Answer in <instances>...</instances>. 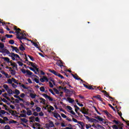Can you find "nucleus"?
<instances>
[{"instance_id": "nucleus-37", "label": "nucleus", "mask_w": 129, "mask_h": 129, "mask_svg": "<svg viewBox=\"0 0 129 129\" xmlns=\"http://www.w3.org/2000/svg\"><path fill=\"white\" fill-rule=\"evenodd\" d=\"M85 126H86V129L91 128V124H86L85 125Z\"/></svg>"}, {"instance_id": "nucleus-10", "label": "nucleus", "mask_w": 129, "mask_h": 129, "mask_svg": "<svg viewBox=\"0 0 129 129\" xmlns=\"http://www.w3.org/2000/svg\"><path fill=\"white\" fill-rule=\"evenodd\" d=\"M35 74H37L38 75H39V74H41V75H45V73H44L43 71L39 70V69H36Z\"/></svg>"}, {"instance_id": "nucleus-7", "label": "nucleus", "mask_w": 129, "mask_h": 129, "mask_svg": "<svg viewBox=\"0 0 129 129\" xmlns=\"http://www.w3.org/2000/svg\"><path fill=\"white\" fill-rule=\"evenodd\" d=\"M40 82H48L49 81V80L48 79V78L46 76H43L42 78H41L40 79Z\"/></svg>"}, {"instance_id": "nucleus-12", "label": "nucleus", "mask_w": 129, "mask_h": 129, "mask_svg": "<svg viewBox=\"0 0 129 129\" xmlns=\"http://www.w3.org/2000/svg\"><path fill=\"white\" fill-rule=\"evenodd\" d=\"M1 52L2 53H6V54H8V55H10V54H11V52H10V51H9V50L5 48L2 49Z\"/></svg>"}, {"instance_id": "nucleus-60", "label": "nucleus", "mask_w": 129, "mask_h": 129, "mask_svg": "<svg viewBox=\"0 0 129 129\" xmlns=\"http://www.w3.org/2000/svg\"><path fill=\"white\" fill-rule=\"evenodd\" d=\"M0 113L4 115V114H6V111L2 110L0 111Z\"/></svg>"}, {"instance_id": "nucleus-35", "label": "nucleus", "mask_w": 129, "mask_h": 129, "mask_svg": "<svg viewBox=\"0 0 129 129\" xmlns=\"http://www.w3.org/2000/svg\"><path fill=\"white\" fill-rule=\"evenodd\" d=\"M3 96H4V97L6 98V99H7L8 100H10V98H9V97H8V94L7 93L3 94Z\"/></svg>"}, {"instance_id": "nucleus-5", "label": "nucleus", "mask_w": 129, "mask_h": 129, "mask_svg": "<svg viewBox=\"0 0 129 129\" xmlns=\"http://www.w3.org/2000/svg\"><path fill=\"white\" fill-rule=\"evenodd\" d=\"M31 78L32 79V80L33 81H35V82H36V83H40V80L39 78L36 76V75H33L31 77Z\"/></svg>"}, {"instance_id": "nucleus-28", "label": "nucleus", "mask_w": 129, "mask_h": 129, "mask_svg": "<svg viewBox=\"0 0 129 129\" xmlns=\"http://www.w3.org/2000/svg\"><path fill=\"white\" fill-rule=\"evenodd\" d=\"M26 116H27V115L25 112H23L20 114V117H26Z\"/></svg>"}, {"instance_id": "nucleus-53", "label": "nucleus", "mask_w": 129, "mask_h": 129, "mask_svg": "<svg viewBox=\"0 0 129 129\" xmlns=\"http://www.w3.org/2000/svg\"><path fill=\"white\" fill-rule=\"evenodd\" d=\"M112 127L113 129H118V126H117L116 125H113Z\"/></svg>"}, {"instance_id": "nucleus-46", "label": "nucleus", "mask_w": 129, "mask_h": 129, "mask_svg": "<svg viewBox=\"0 0 129 129\" xmlns=\"http://www.w3.org/2000/svg\"><path fill=\"white\" fill-rule=\"evenodd\" d=\"M35 104V103H34V102L31 101V103H30L29 104V107H33V106H34Z\"/></svg>"}, {"instance_id": "nucleus-9", "label": "nucleus", "mask_w": 129, "mask_h": 129, "mask_svg": "<svg viewBox=\"0 0 129 129\" xmlns=\"http://www.w3.org/2000/svg\"><path fill=\"white\" fill-rule=\"evenodd\" d=\"M80 111L82 113H83L84 114H88V110L86 109L84 107L82 108V109L80 110Z\"/></svg>"}, {"instance_id": "nucleus-27", "label": "nucleus", "mask_w": 129, "mask_h": 129, "mask_svg": "<svg viewBox=\"0 0 129 129\" xmlns=\"http://www.w3.org/2000/svg\"><path fill=\"white\" fill-rule=\"evenodd\" d=\"M96 128H97V129H101V128H102V129H105V128H104V127L101 126V125L100 124H96Z\"/></svg>"}, {"instance_id": "nucleus-15", "label": "nucleus", "mask_w": 129, "mask_h": 129, "mask_svg": "<svg viewBox=\"0 0 129 129\" xmlns=\"http://www.w3.org/2000/svg\"><path fill=\"white\" fill-rule=\"evenodd\" d=\"M7 69H9V71H10V73L12 75H15V74H16V71L12 69V68L8 67Z\"/></svg>"}, {"instance_id": "nucleus-23", "label": "nucleus", "mask_w": 129, "mask_h": 129, "mask_svg": "<svg viewBox=\"0 0 129 129\" xmlns=\"http://www.w3.org/2000/svg\"><path fill=\"white\" fill-rule=\"evenodd\" d=\"M5 68H7L8 69V68H9V67L6 66V64H0V69H5Z\"/></svg>"}, {"instance_id": "nucleus-47", "label": "nucleus", "mask_w": 129, "mask_h": 129, "mask_svg": "<svg viewBox=\"0 0 129 129\" xmlns=\"http://www.w3.org/2000/svg\"><path fill=\"white\" fill-rule=\"evenodd\" d=\"M0 123L6 124V121H5V120H4L3 119L0 118Z\"/></svg>"}, {"instance_id": "nucleus-18", "label": "nucleus", "mask_w": 129, "mask_h": 129, "mask_svg": "<svg viewBox=\"0 0 129 129\" xmlns=\"http://www.w3.org/2000/svg\"><path fill=\"white\" fill-rule=\"evenodd\" d=\"M26 74H27V75H28V76H30V78H31V77L33 76V75H33V73H32L29 70L26 71Z\"/></svg>"}, {"instance_id": "nucleus-57", "label": "nucleus", "mask_w": 129, "mask_h": 129, "mask_svg": "<svg viewBox=\"0 0 129 129\" xmlns=\"http://www.w3.org/2000/svg\"><path fill=\"white\" fill-rule=\"evenodd\" d=\"M8 83H9V84H12V83H13V81H12V79H8Z\"/></svg>"}, {"instance_id": "nucleus-36", "label": "nucleus", "mask_w": 129, "mask_h": 129, "mask_svg": "<svg viewBox=\"0 0 129 129\" xmlns=\"http://www.w3.org/2000/svg\"><path fill=\"white\" fill-rule=\"evenodd\" d=\"M14 93L15 94H16V95H19V94H20V91L18 89H16L15 91H14Z\"/></svg>"}, {"instance_id": "nucleus-16", "label": "nucleus", "mask_w": 129, "mask_h": 129, "mask_svg": "<svg viewBox=\"0 0 129 129\" xmlns=\"http://www.w3.org/2000/svg\"><path fill=\"white\" fill-rule=\"evenodd\" d=\"M12 48V49H13V52H14V51H15V52L16 53H19V49H18V47H14L13 46H11V47Z\"/></svg>"}, {"instance_id": "nucleus-11", "label": "nucleus", "mask_w": 129, "mask_h": 129, "mask_svg": "<svg viewBox=\"0 0 129 129\" xmlns=\"http://www.w3.org/2000/svg\"><path fill=\"white\" fill-rule=\"evenodd\" d=\"M17 63L19 66L20 67V68H26V67H27V65L24 64V63L21 61H18Z\"/></svg>"}, {"instance_id": "nucleus-45", "label": "nucleus", "mask_w": 129, "mask_h": 129, "mask_svg": "<svg viewBox=\"0 0 129 129\" xmlns=\"http://www.w3.org/2000/svg\"><path fill=\"white\" fill-rule=\"evenodd\" d=\"M7 92L9 93L10 95H11V94H13V91L11 89H9L7 91Z\"/></svg>"}, {"instance_id": "nucleus-25", "label": "nucleus", "mask_w": 129, "mask_h": 129, "mask_svg": "<svg viewBox=\"0 0 129 129\" xmlns=\"http://www.w3.org/2000/svg\"><path fill=\"white\" fill-rule=\"evenodd\" d=\"M19 49H20V50H21V51H25V48L24 47L23 43H22V44L20 45V46L19 47Z\"/></svg>"}, {"instance_id": "nucleus-34", "label": "nucleus", "mask_w": 129, "mask_h": 129, "mask_svg": "<svg viewBox=\"0 0 129 129\" xmlns=\"http://www.w3.org/2000/svg\"><path fill=\"white\" fill-rule=\"evenodd\" d=\"M28 41H31L30 40H28ZM32 44H33L34 45V46H35V47H36V48H39L38 44L36 43L35 42H34L33 41H31Z\"/></svg>"}, {"instance_id": "nucleus-58", "label": "nucleus", "mask_w": 129, "mask_h": 129, "mask_svg": "<svg viewBox=\"0 0 129 129\" xmlns=\"http://www.w3.org/2000/svg\"><path fill=\"white\" fill-rule=\"evenodd\" d=\"M61 116L63 117V118H67V116L65 115L64 114L61 113Z\"/></svg>"}, {"instance_id": "nucleus-2", "label": "nucleus", "mask_w": 129, "mask_h": 129, "mask_svg": "<svg viewBox=\"0 0 129 129\" xmlns=\"http://www.w3.org/2000/svg\"><path fill=\"white\" fill-rule=\"evenodd\" d=\"M54 126H55V125L54 124V122L52 121H49L48 123L45 124V128L47 129L50 128V127H54Z\"/></svg>"}, {"instance_id": "nucleus-62", "label": "nucleus", "mask_w": 129, "mask_h": 129, "mask_svg": "<svg viewBox=\"0 0 129 129\" xmlns=\"http://www.w3.org/2000/svg\"><path fill=\"white\" fill-rule=\"evenodd\" d=\"M4 129H11V127H10V125H6L5 126V128Z\"/></svg>"}, {"instance_id": "nucleus-41", "label": "nucleus", "mask_w": 129, "mask_h": 129, "mask_svg": "<svg viewBox=\"0 0 129 129\" xmlns=\"http://www.w3.org/2000/svg\"><path fill=\"white\" fill-rule=\"evenodd\" d=\"M67 109H68V111H71L72 110V107H71V106H67Z\"/></svg>"}, {"instance_id": "nucleus-19", "label": "nucleus", "mask_w": 129, "mask_h": 129, "mask_svg": "<svg viewBox=\"0 0 129 129\" xmlns=\"http://www.w3.org/2000/svg\"><path fill=\"white\" fill-rule=\"evenodd\" d=\"M31 66L32 67H33L34 69H35L36 71H37V69H38V68H37L38 66H37V64L36 63L31 62Z\"/></svg>"}, {"instance_id": "nucleus-54", "label": "nucleus", "mask_w": 129, "mask_h": 129, "mask_svg": "<svg viewBox=\"0 0 129 129\" xmlns=\"http://www.w3.org/2000/svg\"><path fill=\"white\" fill-rule=\"evenodd\" d=\"M21 87L23 88L24 89H28V87H26L24 85L22 84L21 85Z\"/></svg>"}, {"instance_id": "nucleus-61", "label": "nucleus", "mask_w": 129, "mask_h": 129, "mask_svg": "<svg viewBox=\"0 0 129 129\" xmlns=\"http://www.w3.org/2000/svg\"><path fill=\"white\" fill-rule=\"evenodd\" d=\"M9 43L11 44V45H14V44H15V41L13 40H11L10 41H9Z\"/></svg>"}, {"instance_id": "nucleus-29", "label": "nucleus", "mask_w": 129, "mask_h": 129, "mask_svg": "<svg viewBox=\"0 0 129 129\" xmlns=\"http://www.w3.org/2000/svg\"><path fill=\"white\" fill-rule=\"evenodd\" d=\"M95 118H96V119H98L99 121H103V118L99 116H98L97 117H95Z\"/></svg>"}, {"instance_id": "nucleus-42", "label": "nucleus", "mask_w": 129, "mask_h": 129, "mask_svg": "<svg viewBox=\"0 0 129 129\" xmlns=\"http://www.w3.org/2000/svg\"><path fill=\"white\" fill-rule=\"evenodd\" d=\"M25 63L27 64V65H29V66H31L32 64V62H30L28 60H25Z\"/></svg>"}, {"instance_id": "nucleus-8", "label": "nucleus", "mask_w": 129, "mask_h": 129, "mask_svg": "<svg viewBox=\"0 0 129 129\" xmlns=\"http://www.w3.org/2000/svg\"><path fill=\"white\" fill-rule=\"evenodd\" d=\"M9 66L13 67L14 68H15V69H18V64H17L16 62H13V60H11Z\"/></svg>"}, {"instance_id": "nucleus-13", "label": "nucleus", "mask_w": 129, "mask_h": 129, "mask_svg": "<svg viewBox=\"0 0 129 129\" xmlns=\"http://www.w3.org/2000/svg\"><path fill=\"white\" fill-rule=\"evenodd\" d=\"M44 109H49L50 110H54V107L50 105H47L46 107H43Z\"/></svg>"}, {"instance_id": "nucleus-52", "label": "nucleus", "mask_w": 129, "mask_h": 129, "mask_svg": "<svg viewBox=\"0 0 129 129\" xmlns=\"http://www.w3.org/2000/svg\"><path fill=\"white\" fill-rule=\"evenodd\" d=\"M9 123L10 124H11V123H17V121H15L14 120H11L9 121Z\"/></svg>"}, {"instance_id": "nucleus-48", "label": "nucleus", "mask_w": 129, "mask_h": 129, "mask_svg": "<svg viewBox=\"0 0 129 129\" xmlns=\"http://www.w3.org/2000/svg\"><path fill=\"white\" fill-rule=\"evenodd\" d=\"M25 96H26V94H25L24 93H21L20 95V97H21V98H24Z\"/></svg>"}, {"instance_id": "nucleus-55", "label": "nucleus", "mask_w": 129, "mask_h": 129, "mask_svg": "<svg viewBox=\"0 0 129 129\" xmlns=\"http://www.w3.org/2000/svg\"><path fill=\"white\" fill-rule=\"evenodd\" d=\"M4 121H8L9 120V118H8V117L4 116L3 117Z\"/></svg>"}, {"instance_id": "nucleus-1", "label": "nucleus", "mask_w": 129, "mask_h": 129, "mask_svg": "<svg viewBox=\"0 0 129 129\" xmlns=\"http://www.w3.org/2000/svg\"><path fill=\"white\" fill-rule=\"evenodd\" d=\"M9 56L11 57L14 61H19L21 59L20 56L17 54H15L14 52H11Z\"/></svg>"}, {"instance_id": "nucleus-4", "label": "nucleus", "mask_w": 129, "mask_h": 129, "mask_svg": "<svg viewBox=\"0 0 129 129\" xmlns=\"http://www.w3.org/2000/svg\"><path fill=\"white\" fill-rule=\"evenodd\" d=\"M17 34L19 36L20 39H26V36H27V34L26 33H20V32H17Z\"/></svg>"}, {"instance_id": "nucleus-21", "label": "nucleus", "mask_w": 129, "mask_h": 129, "mask_svg": "<svg viewBox=\"0 0 129 129\" xmlns=\"http://www.w3.org/2000/svg\"><path fill=\"white\" fill-rule=\"evenodd\" d=\"M30 96L31 97V98H36V97L37 96V95L35 94V93H31L30 94Z\"/></svg>"}, {"instance_id": "nucleus-31", "label": "nucleus", "mask_w": 129, "mask_h": 129, "mask_svg": "<svg viewBox=\"0 0 129 129\" xmlns=\"http://www.w3.org/2000/svg\"><path fill=\"white\" fill-rule=\"evenodd\" d=\"M78 124H80L81 127H84V126H85V124H84V123L83 122H81V121H79L78 122Z\"/></svg>"}, {"instance_id": "nucleus-32", "label": "nucleus", "mask_w": 129, "mask_h": 129, "mask_svg": "<svg viewBox=\"0 0 129 129\" xmlns=\"http://www.w3.org/2000/svg\"><path fill=\"white\" fill-rule=\"evenodd\" d=\"M3 59L5 60V61L8 62V63H9V65H10V62H11V60H10V58L8 57H4Z\"/></svg>"}, {"instance_id": "nucleus-6", "label": "nucleus", "mask_w": 129, "mask_h": 129, "mask_svg": "<svg viewBox=\"0 0 129 129\" xmlns=\"http://www.w3.org/2000/svg\"><path fill=\"white\" fill-rule=\"evenodd\" d=\"M43 96H44V97H45L46 99L49 100V101H53V100H54V99H53V98L50 97L49 96L46 94H43Z\"/></svg>"}, {"instance_id": "nucleus-59", "label": "nucleus", "mask_w": 129, "mask_h": 129, "mask_svg": "<svg viewBox=\"0 0 129 129\" xmlns=\"http://www.w3.org/2000/svg\"><path fill=\"white\" fill-rule=\"evenodd\" d=\"M72 119H73V121H74V122H77V123H78V122H79V121L77 120V119H76L74 118H73Z\"/></svg>"}, {"instance_id": "nucleus-38", "label": "nucleus", "mask_w": 129, "mask_h": 129, "mask_svg": "<svg viewBox=\"0 0 129 129\" xmlns=\"http://www.w3.org/2000/svg\"><path fill=\"white\" fill-rule=\"evenodd\" d=\"M4 88L6 89V91H7L10 88H9V86H8V85H3Z\"/></svg>"}, {"instance_id": "nucleus-40", "label": "nucleus", "mask_w": 129, "mask_h": 129, "mask_svg": "<svg viewBox=\"0 0 129 129\" xmlns=\"http://www.w3.org/2000/svg\"><path fill=\"white\" fill-rule=\"evenodd\" d=\"M21 121H23V122H25L26 123V122H28V120L25 118H21Z\"/></svg>"}, {"instance_id": "nucleus-56", "label": "nucleus", "mask_w": 129, "mask_h": 129, "mask_svg": "<svg viewBox=\"0 0 129 129\" xmlns=\"http://www.w3.org/2000/svg\"><path fill=\"white\" fill-rule=\"evenodd\" d=\"M28 57H29V58L30 59V60H31V61H34L35 59H34V57H33L31 55H28Z\"/></svg>"}, {"instance_id": "nucleus-43", "label": "nucleus", "mask_w": 129, "mask_h": 129, "mask_svg": "<svg viewBox=\"0 0 129 129\" xmlns=\"http://www.w3.org/2000/svg\"><path fill=\"white\" fill-rule=\"evenodd\" d=\"M95 98H97V99H99L100 101H102V100L101 99V98L100 97V95H97L95 96Z\"/></svg>"}, {"instance_id": "nucleus-51", "label": "nucleus", "mask_w": 129, "mask_h": 129, "mask_svg": "<svg viewBox=\"0 0 129 129\" xmlns=\"http://www.w3.org/2000/svg\"><path fill=\"white\" fill-rule=\"evenodd\" d=\"M20 101H21V100H20V99H15L14 100V102H16V103H20Z\"/></svg>"}, {"instance_id": "nucleus-14", "label": "nucleus", "mask_w": 129, "mask_h": 129, "mask_svg": "<svg viewBox=\"0 0 129 129\" xmlns=\"http://www.w3.org/2000/svg\"><path fill=\"white\" fill-rule=\"evenodd\" d=\"M49 72H51V73H52V74H54L56 76H59V75L60 74L58 73V72H56L54 70H49Z\"/></svg>"}, {"instance_id": "nucleus-17", "label": "nucleus", "mask_w": 129, "mask_h": 129, "mask_svg": "<svg viewBox=\"0 0 129 129\" xmlns=\"http://www.w3.org/2000/svg\"><path fill=\"white\" fill-rule=\"evenodd\" d=\"M90 122H94L95 123H97L98 122V120L94 119L93 118H90V120L89 121Z\"/></svg>"}, {"instance_id": "nucleus-49", "label": "nucleus", "mask_w": 129, "mask_h": 129, "mask_svg": "<svg viewBox=\"0 0 129 129\" xmlns=\"http://www.w3.org/2000/svg\"><path fill=\"white\" fill-rule=\"evenodd\" d=\"M40 91H41L42 92H44L45 91V88L44 87H41L40 88Z\"/></svg>"}, {"instance_id": "nucleus-39", "label": "nucleus", "mask_w": 129, "mask_h": 129, "mask_svg": "<svg viewBox=\"0 0 129 129\" xmlns=\"http://www.w3.org/2000/svg\"><path fill=\"white\" fill-rule=\"evenodd\" d=\"M21 71L22 73H23V74H26V73H27V71L24 69V68H21Z\"/></svg>"}, {"instance_id": "nucleus-63", "label": "nucleus", "mask_w": 129, "mask_h": 129, "mask_svg": "<svg viewBox=\"0 0 129 129\" xmlns=\"http://www.w3.org/2000/svg\"><path fill=\"white\" fill-rule=\"evenodd\" d=\"M25 104L27 105V106L30 107V102H24Z\"/></svg>"}, {"instance_id": "nucleus-64", "label": "nucleus", "mask_w": 129, "mask_h": 129, "mask_svg": "<svg viewBox=\"0 0 129 129\" xmlns=\"http://www.w3.org/2000/svg\"><path fill=\"white\" fill-rule=\"evenodd\" d=\"M6 37H7V38H12V37H13V35H12L6 34Z\"/></svg>"}, {"instance_id": "nucleus-3", "label": "nucleus", "mask_w": 129, "mask_h": 129, "mask_svg": "<svg viewBox=\"0 0 129 129\" xmlns=\"http://www.w3.org/2000/svg\"><path fill=\"white\" fill-rule=\"evenodd\" d=\"M52 114L55 118H57V119H58V120H61V116H60V114H59L57 111H54L52 112Z\"/></svg>"}, {"instance_id": "nucleus-33", "label": "nucleus", "mask_w": 129, "mask_h": 129, "mask_svg": "<svg viewBox=\"0 0 129 129\" xmlns=\"http://www.w3.org/2000/svg\"><path fill=\"white\" fill-rule=\"evenodd\" d=\"M4 48H5V44L0 42V50H2Z\"/></svg>"}, {"instance_id": "nucleus-30", "label": "nucleus", "mask_w": 129, "mask_h": 129, "mask_svg": "<svg viewBox=\"0 0 129 129\" xmlns=\"http://www.w3.org/2000/svg\"><path fill=\"white\" fill-rule=\"evenodd\" d=\"M35 117L34 116H30L29 117V119H30V122H35Z\"/></svg>"}, {"instance_id": "nucleus-50", "label": "nucleus", "mask_w": 129, "mask_h": 129, "mask_svg": "<svg viewBox=\"0 0 129 129\" xmlns=\"http://www.w3.org/2000/svg\"><path fill=\"white\" fill-rule=\"evenodd\" d=\"M35 110L37 111V112H40L41 111V108H40L39 107H37L35 108Z\"/></svg>"}, {"instance_id": "nucleus-24", "label": "nucleus", "mask_w": 129, "mask_h": 129, "mask_svg": "<svg viewBox=\"0 0 129 129\" xmlns=\"http://www.w3.org/2000/svg\"><path fill=\"white\" fill-rule=\"evenodd\" d=\"M40 103H42V104H46V100L43 98H40Z\"/></svg>"}, {"instance_id": "nucleus-22", "label": "nucleus", "mask_w": 129, "mask_h": 129, "mask_svg": "<svg viewBox=\"0 0 129 129\" xmlns=\"http://www.w3.org/2000/svg\"><path fill=\"white\" fill-rule=\"evenodd\" d=\"M67 100H68V101H69V102L70 103H73V102H75V101L74 100H73V99H72L70 97H68L67 98Z\"/></svg>"}, {"instance_id": "nucleus-44", "label": "nucleus", "mask_w": 129, "mask_h": 129, "mask_svg": "<svg viewBox=\"0 0 129 129\" xmlns=\"http://www.w3.org/2000/svg\"><path fill=\"white\" fill-rule=\"evenodd\" d=\"M27 115H32V111L31 110H28L27 112Z\"/></svg>"}, {"instance_id": "nucleus-26", "label": "nucleus", "mask_w": 129, "mask_h": 129, "mask_svg": "<svg viewBox=\"0 0 129 129\" xmlns=\"http://www.w3.org/2000/svg\"><path fill=\"white\" fill-rule=\"evenodd\" d=\"M14 97L19 99V100H20V101H22L23 102H24V99L21 98V97H20V96H18V95H15Z\"/></svg>"}, {"instance_id": "nucleus-20", "label": "nucleus", "mask_w": 129, "mask_h": 129, "mask_svg": "<svg viewBox=\"0 0 129 129\" xmlns=\"http://www.w3.org/2000/svg\"><path fill=\"white\" fill-rule=\"evenodd\" d=\"M54 92H55V93L56 94H58V95H60V96H61L62 95V94H63V92H59V91H58V90L54 89Z\"/></svg>"}]
</instances>
